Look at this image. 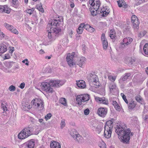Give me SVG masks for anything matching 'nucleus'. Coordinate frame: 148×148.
I'll list each match as a JSON object with an SVG mask.
<instances>
[{
    "mask_svg": "<svg viewBox=\"0 0 148 148\" xmlns=\"http://www.w3.org/2000/svg\"><path fill=\"white\" fill-rule=\"evenodd\" d=\"M92 83L95 85V87L96 88H97L100 86V84L99 83V82H98V81H96V82L95 81V82H92Z\"/></svg>",
    "mask_w": 148,
    "mask_h": 148,
    "instance_id": "45",
    "label": "nucleus"
},
{
    "mask_svg": "<svg viewBox=\"0 0 148 148\" xmlns=\"http://www.w3.org/2000/svg\"><path fill=\"white\" fill-rule=\"evenodd\" d=\"M15 89L16 88L15 87L12 85L10 86L9 88V90L11 91H14L15 90Z\"/></svg>",
    "mask_w": 148,
    "mask_h": 148,
    "instance_id": "46",
    "label": "nucleus"
},
{
    "mask_svg": "<svg viewBox=\"0 0 148 148\" xmlns=\"http://www.w3.org/2000/svg\"><path fill=\"white\" fill-rule=\"evenodd\" d=\"M99 147L100 148H106V145L104 143H103L102 144L99 145Z\"/></svg>",
    "mask_w": 148,
    "mask_h": 148,
    "instance_id": "57",
    "label": "nucleus"
},
{
    "mask_svg": "<svg viewBox=\"0 0 148 148\" xmlns=\"http://www.w3.org/2000/svg\"><path fill=\"white\" fill-rule=\"evenodd\" d=\"M114 119H112L111 120L108 121L106 123L105 126V130L104 136L105 138H110L111 136L112 133V129L113 127V121Z\"/></svg>",
    "mask_w": 148,
    "mask_h": 148,
    "instance_id": "3",
    "label": "nucleus"
},
{
    "mask_svg": "<svg viewBox=\"0 0 148 148\" xmlns=\"http://www.w3.org/2000/svg\"><path fill=\"white\" fill-rule=\"evenodd\" d=\"M81 24H83V28L88 30V28L90 27V25L88 24L85 25L84 23H82Z\"/></svg>",
    "mask_w": 148,
    "mask_h": 148,
    "instance_id": "47",
    "label": "nucleus"
},
{
    "mask_svg": "<svg viewBox=\"0 0 148 148\" xmlns=\"http://www.w3.org/2000/svg\"><path fill=\"white\" fill-rule=\"evenodd\" d=\"M43 120L42 119H39L38 120V121L40 123H42L41 124L42 125H45V123H44L42 122Z\"/></svg>",
    "mask_w": 148,
    "mask_h": 148,
    "instance_id": "63",
    "label": "nucleus"
},
{
    "mask_svg": "<svg viewBox=\"0 0 148 148\" xmlns=\"http://www.w3.org/2000/svg\"><path fill=\"white\" fill-rule=\"evenodd\" d=\"M116 85L113 83L110 84L109 85V88L111 92L113 91L114 89H115Z\"/></svg>",
    "mask_w": 148,
    "mask_h": 148,
    "instance_id": "36",
    "label": "nucleus"
},
{
    "mask_svg": "<svg viewBox=\"0 0 148 148\" xmlns=\"http://www.w3.org/2000/svg\"><path fill=\"white\" fill-rule=\"evenodd\" d=\"M103 12V14H102V16L103 17H105L108 14L109 12H107L106 11H102Z\"/></svg>",
    "mask_w": 148,
    "mask_h": 148,
    "instance_id": "56",
    "label": "nucleus"
},
{
    "mask_svg": "<svg viewBox=\"0 0 148 148\" xmlns=\"http://www.w3.org/2000/svg\"><path fill=\"white\" fill-rule=\"evenodd\" d=\"M137 17L135 15H132L131 17V22L134 21L135 20H138Z\"/></svg>",
    "mask_w": 148,
    "mask_h": 148,
    "instance_id": "50",
    "label": "nucleus"
},
{
    "mask_svg": "<svg viewBox=\"0 0 148 148\" xmlns=\"http://www.w3.org/2000/svg\"><path fill=\"white\" fill-rule=\"evenodd\" d=\"M90 110L89 109L87 108L84 111V114L86 115H88L89 113Z\"/></svg>",
    "mask_w": 148,
    "mask_h": 148,
    "instance_id": "55",
    "label": "nucleus"
},
{
    "mask_svg": "<svg viewBox=\"0 0 148 148\" xmlns=\"http://www.w3.org/2000/svg\"><path fill=\"white\" fill-rule=\"evenodd\" d=\"M127 64H131L135 61V58H128L127 59Z\"/></svg>",
    "mask_w": 148,
    "mask_h": 148,
    "instance_id": "27",
    "label": "nucleus"
},
{
    "mask_svg": "<svg viewBox=\"0 0 148 148\" xmlns=\"http://www.w3.org/2000/svg\"><path fill=\"white\" fill-rule=\"evenodd\" d=\"M32 102H33L34 105L37 106L38 107H40V103H42V100L40 99H36L32 101Z\"/></svg>",
    "mask_w": 148,
    "mask_h": 148,
    "instance_id": "23",
    "label": "nucleus"
},
{
    "mask_svg": "<svg viewBox=\"0 0 148 148\" xmlns=\"http://www.w3.org/2000/svg\"><path fill=\"white\" fill-rule=\"evenodd\" d=\"M108 77V79L112 81H114L115 80V78L112 76H109Z\"/></svg>",
    "mask_w": 148,
    "mask_h": 148,
    "instance_id": "59",
    "label": "nucleus"
},
{
    "mask_svg": "<svg viewBox=\"0 0 148 148\" xmlns=\"http://www.w3.org/2000/svg\"><path fill=\"white\" fill-rule=\"evenodd\" d=\"M30 136V134L28 133L25 130H24V129L19 133L18 135V138L20 139H23L27 138Z\"/></svg>",
    "mask_w": 148,
    "mask_h": 148,
    "instance_id": "9",
    "label": "nucleus"
},
{
    "mask_svg": "<svg viewBox=\"0 0 148 148\" xmlns=\"http://www.w3.org/2000/svg\"><path fill=\"white\" fill-rule=\"evenodd\" d=\"M35 130V126L33 125H29L27 128H24V130H25L28 133H29L30 135L33 133V132Z\"/></svg>",
    "mask_w": 148,
    "mask_h": 148,
    "instance_id": "11",
    "label": "nucleus"
},
{
    "mask_svg": "<svg viewBox=\"0 0 148 148\" xmlns=\"http://www.w3.org/2000/svg\"><path fill=\"white\" fill-rule=\"evenodd\" d=\"M125 44H124V43L123 42H122V43H121V45L119 46V48L120 49H123L125 48Z\"/></svg>",
    "mask_w": 148,
    "mask_h": 148,
    "instance_id": "49",
    "label": "nucleus"
},
{
    "mask_svg": "<svg viewBox=\"0 0 148 148\" xmlns=\"http://www.w3.org/2000/svg\"><path fill=\"white\" fill-rule=\"evenodd\" d=\"M51 86L57 87L62 86L64 83V82L61 80H51L49 81Z\"/></svg>",
    "mask_w": 148,
    "mask_h": 148,
    "instance_id": "6",
    "label": "nucleus"
},
{
    "mask_svg": "<svg viewBox=\"0 0 148 148\" xmlns=\"http://www.w3.org/2000/svg\"><path fill=\"white\" fill-rule=\"evenodd\" d=\"M128 105L129 109H133L136 105V102L132 100L129 101L128 103Z\"/></svg>",
    "mask_w": 148,
    "mask_h": 148,
    "instance_id": "21",
    "label": "nucleus"
},
{
    "mask_svg": "<svg viewBox=\"0 0 148 148\" xmlns=\"http://www.w3.org/2000/svg\"><path fill=\"white\" fill-rule=\"evenodd\" d=\"M63 18L61 16L58 17L56 19H53L51 21V24L49 23L47 25V29H48V31L51 29V26H53L54 27H53V30L54 33L56 34L61 32L63 23Z\"/></svg>",
    "mask_w": 148,
    "mask_h": 148,
    "instance_id": "2",
    "label": "nucleus"
},
{
    "mask_svg": "<svg viewBox=\"0 0 148 148\" xmlns=\"http://www.w3.org/2000/svg\"><path fill=\"white\" fill-rule=\"evenodd\" d=\"M103 47L104 49H106L108 46V42L107 40H105L102 42Z\"/></svg>",
    "mask_w": 148,
    "mask_h": 148,
    "instance_id": "39",
    "label": "nucleus"
},
{
    "mask_svg": "<svg viewBox=\"0 0 148 148\" xmlns=\"http://www.w3.org/2000/svg\"><path fill=\"white\" fill-rule=\"evenodd\" d=\"M143 50L145 53L148 55V43H146L144 45Z\"/></svg>",
    "mask_w": 148,
    "mask_h": 148,
    "instance_id": "29",
    "label": "nucleus"
},
{
    "mask_svg": "<svg viewBox=\"0 0 148 148\" xmlns=\"http://www.w3.org/2000/svg\"><path fill=\"white\" fill-rule=\"evenodd\" d=\"M71 136L79 142H81L82 140V138L77 132H75V135L72 134L71 133Z\"/></svg>",
    "mask_w": 148,
    "mask_h": 148,
    "instance_id": "15",
    "label": "nucleus"
},
{
    "mask_svg": "<svg viewBox=\"0 0 148 148\" xmlns=\"http://www.w3.org/2000/svg\"><path fill=\"white\" fill-rule=\"evenodd\" d=\"M6 103L4 102V103H2L1 104V108H2L3 111L5 112L7 110V107L6 106Z\"/></svg>",
    "mask_w": 148,
    "mask_h": 148,
    "instance_id": "37",
    "label": "nucleus"
},
{
    "mask_svg": "<svg viewBox=\"0 0 148 148\" xmlns=\"http://www.w3.org/2000/svg\"><path fill=\"white\" fill-rule=\"evenodd\" d=\"M10 11V9L8 7V6L5 5H0V13L3 12L9 14Z\"/></svg>",
    "mask_w": 148,
    "mask_h": 148,
    "instance_id": "10",
    "label": "nucleus"
},
{
    "mask_svg": "<svg viewBox=\"0 0 148 148\" xmlns=\"http://www.w3.org/2000/svg\"><path fill=\"white\" fill-rule=\"evenodd\" d=\"M107 105L108 104V100L106 99L105 98L103 97V99L102 100L101 103Z\"/></svg>",
    "mask_w": 148,
    "mask_h": 148,
    "instance_id": "41",
    "label": "nucleus"
},
{
    "mask_svg": "<svg viewBox=\"0 0 148 148\" xmlns=\"http://www.w3.org/2000/svg\"><path fill=\"white\" fill-rule=\"evenodd\" d=\"M48 38H49L50 40H53L52 34L51 32H49L48 33Z\"/></svg>",
    "mask_w": 148,
    "mask_h": 148,
    "instance_id": "58",
    "label": "nucleus"
},
{
    "mask_svg": "<svg viewBox=\"0 0 148 148\" xmlns=\"http://www.w3.org/2000/svg\"><path fill=\"white\" fill-rule=\"evenodd\" d=\"M81 96L83 102L88 101L90 99V96L88 94H82L81 95Z\"/></svg>",
    "mask_w": 148,
    "mask_h": 148,
    "instance_id": "22",
    "label": "nucleus"
},
{
    "mask_svg": "<svg viewBox=\"0 0 148 148\" xmlns=\"http://www.w3.org/2000/svg\"><path fill=\"white\" fill-rule=\"evenodd\" d=\"M23 105L22 108L23 110L25 111H28L31 108V106L30 105Z\"/></svg>",
    "mask_w": 148,
    "mask_h": 148,
    "instance_id": "35",
    "label": "nucleus"
},
{
    "mask_svg": "<svg viewBox=\"0 0 148 148\" xmlns=\"http://www.w3.org/2000/svg\"><path fill=\"white\" fill-rule=\"evenodd\" d=\"M110 38L113 39L115 37V35L113 33L112 34V32H111V33L110 34Z\"/></svg>",
    "mask_w": 148,
    "mask_h": 148,
    "instance_id": "61",
    "label": "nucleus"
},
{
    "mask_svg": "<svg viewBox=\"0 0 148 148\" xmlns=\"http://www.w3.org/2000/svg\"><path fill=\"white\" fill-rule=\"evenodd\" d=\"M101 39L102 42L105 41V40H107V39L105 38V34L104 33H103L102 34Z\"/></svg>",
    "mask_w": 148,
    "mask_h": 148,
    "instance_id": "48",
    "label": "nucleus"
},
{
    "mask_svg": "<svg viewBox=\"0 0 148 148\" xmlns=\"http://www.w3.org/2000/svg\"><path fill=\"white\" fill-rule=\"evenodd\" d=\"M26 12L30 15L32 13V10H30V9H27V10H26Z\"/></svg>",
    "mask_w": 148,
    "mask_h": 148,
    "instance_id": "64",
    "label": "nucleus"
},
{
    "mask_svg": "<svg viewBox=\"0 0 148 148\" xmlns=\"http://www.w3.org/2000/svg\"><path fill=\"white\" fill-rule=\"evenodd\" d=\"M93 9L95 10H92V8L90 9V11H91V14L92 16H95L97 15V10L98 9H96V7H94L93 8Z\"/></svg>",
    "mask_w": 148,
    "mask_h": 148,
    "instance_id": "31",
    "label": "nucleus"
},
{
    "mask_svg": "<svg viewBox=\"0 0 148 148\" xmlns=\"http://www.w3.org/2000/svg\"><path fill=\"white\" fill-rule=\"evenodd\" d=\"M88 30L90 32H92L95 31V29L94 28H93L92 27H91L90 25V27L88 28Z\"/></svg>",
    "mask_w": 148,
    "mask_h": 148,
    "instance_id": "53",
    "label": "nucleus"
},
{
    "mask_svg": "<svg viewBox=\"0 0 148 148\" xmlns=\"http://www.w3.org/2000/svg\"><path fill=\"white\" fill-rule=\"evenodd\" d=\"M127 128V126L124 123L121 124L117 125L115 129V132L118 134L120 141L124 143L128 144L130 139V136H132L133 133L131 132L130 129Z\"/></svg>",
    "mask_w": 148,
    "mask_h": 148,
    "instance_id": "1",
    "label": "nucleus"
},
{
    "mask_svg": "<svg viewBox=\"0 0 148 148\" xmlns=\"http://www.w3.org/2000/svg\"><path fill=\"white\" fill-rule=\"evenodd\" d=\"M96 101L98 103H101L102 100L103 99V97H96L95 98Z\"/></svg>",
    "mask_w": 148,
    "mask_h": 148,
    "instance_id": "40",
    "label": "nucleus"
},
{
    "mask_svg": "<svg viewBox=\"0 0 148 148\" xmlns=\"http://www.w3.org/2000/svg\"><path fill=\"white\" fill-rule=\"evenodd\" d=\"M51 148H60V144L55 141H52L50 144Z\"/></svg>",
    "mask_w": 148,
    "mask_h": 148,
    "instance_id": "16",
    "label": "nucleus"
},
{
    "mask_svg": "<svg viewBox=\"0 0 148 148\" xmlns=\"http://www.w3.org/2000/svg\"><path fill=\"white\" fill-rule=\"evenodd\" d=\"M87 78L89 81L91 82H94L95 81H98V76L94 73L90 74Z\"/></svg>",
    "mask_w": 148,
    "mask_h": 148,
    "instance_id": "8",
    "label": "nucleus"
},
{
    "mask_svg": "<svg viewBox=\"0 0 148 148\" xmlns=\"http://www.w3.org/2000/svg\"><path fill=\"white\" fill-rule=\"evenodd\" d=\"M136 100L138 102L140 103L141 104H142L143 103V99L142 97L138 95L137 96H136Z\"/></svg>",
    "mask_w": 148,
    "mask_h": 148,
    "instance_id": "38",
    "label": "nucleus"
},
{
    "mask_svg": "<svg viewBox=\"0 0 148 148\" xmlns=\"http://www.w3.org/2000/svg\"><path fill=\"white\" fill-rule=\"evenodd\" d=\"M82 97L80 95H78L77 96L76 100L78 104L81 105L82 104V102H83V101L82 100Z\"/></svg>",
    "mask_w": 148,
    "mask_h": 148,
    "instance_id": "24",
    "label": "nucleus"
},
{
    "mask_svg": "<svg viewBox=\"0 0 148 148\" xmlns=\"http://www.w3.org/2000/svg\"><path fill=\"white\" fill-rule=\"evenodd\" d=\"M118 6L119 7H123L124 8H126L127 5L124 0L117 1Z\"/></svg>",
    "mask_w": 148,
    "mask_h": 148,
    "instance_id": "18",
    "label": "nucleus"
},
{
    "mask_svg": "<svg viewBox=\"0 0 148 148\" xmlns=\"http://www.w3.org/2000/svg\"><path fill=\"white\" fill-rule=\"evenodd\" d=\"M94 3V6L96 7V9H98L100 6V1L99 0H93Z\"/></svg>",
    "mask_w": 148,
    "mask_h": 148,
    "instance_id": "25",
    "label": "nucleus"
},
{
    "mask_svg": "<svg viewBox=\"0 0 148 148\" xmlns=\"http://www.w3.org/2000/svg\"><path fill=\"white\" fill-rule=\"evenodd\" d=\"M51 116V113H49L45 116V118L46 119V120H48L50 119Z\"/></svg>",
    "mask_w": 148,
    "mask_h": 148,
    "instance_id": "44",
    "label": "nucleus"
},
{
    "mask_svg": "<svg viewBox=\"0 0 148 148\" xmlns=\"http://www.w3.org/2000/svg\"><path fill=\"white\" fill-rule=\"evenodd\" d=\"M77 56L74 52H73L71 54L69 53H68L66 58V61L69 65L71 66L75 64V63L73 60V58Z\"/></svg>",
    "mask_w": 148,
    "mask_h": 148,
    "instance_id": "5",
    "label": "nucleus"
},
{
    "mask_svg": "<svg viewBox=\"0 0 148 148\" xmlns=\"http://www.w3.org/2000/svg\"><path fill=\"white\" fill-rule=\"evenodd\" d=\"M132 22L133 23L134 28L138 29L139 27L138 25L139 24V23L138 21V19L136 20H135V21Z\"/></svg>",
    "mask_w": 148,
    "mask_h": 148,
    "instance_id": "28",
    "label": "nucleus"
},
{
    "mask_svg": "<svg viewBox=\"0 0 148 148\" xmlns=\"http://www.w3.org/2000/svg\"><path fill=\"white\" fill-rule=\"evenodd\" d=\"M107 111V109L106 108H100L98 109L97 113L99 116L103 117L106 114Z\"/></svg>",
    "mask_w": 148,
    "mask_h": 148,
    "instance_id": "7",
    "label": "nucleus"
},
{
    "mask_svg": "<svg viewBox=\"0 0 148 148\" xmlns=\"http://www.w3.org/2000/svg\"><path fill=\"white\" fill-rule=\"evenodd\" d=\"M61 128H62L65 125V123L64 120H62L61 121Z\"/></svg>",
    "mask_w": 148,
    "mask_h": 148,
    "instance_id": "52",
    "label": "nucleus"
},
{
    "mask_svg": "<svg viewBox=\"0 0 148 148\" xmlns=\"http://www.w3.org/2000/svg\"><path fill=\"white\" fill-rule=\"evenodd\" d=\"M11 32L12 33L16 34H18V31L14 28H13V29L11 30Z\"/></svg>",
    "mask_w": 148,
    "mask_h": 148,
    "instance_id": "51",
    "label": "nucleus"
},
{
    "mask_svg": "<svg viewBox=\"0 0 148 148\" xmlns=\"http://www.w3.org/2000/svg\"><path fill=\"white\" fill-rule=\"evenodd\" d=\"M36 8L39 11L42 12H44V10L42 8V5L41 3H40L39 5H36Z\"/></svg>",
    "mask_w": 148,
    "mask_h": 148,
    "instance_id": "30",
    "label": "nucleus"
},
{
    "mask_svg": "<svg viewBox=\"0 0 148 148\" xmlns=\"http://www.w3.org/2000/svg\"><path fill=\"white\" fill-rule=\"evenodd\" d=\"M121 95L122 96V98H123V100L126 103L128 104V101L126 98V96L123 93H121Z\"/></svg>",
    "mask_w": 148,
    "mask_h": 148,
    "instance_id": "42",
    "label": "nucleus"
},
{
    "mask_svg": "<svg viewBox=\"0 0 148 148\" xmlns=\"http://www.w3.org/2000/svg\"><path fill=\"white\" fill-rule=\"evenodd\" d=\"M4 25L10 31L13 29L14 27L12 25H10L7 23H5Z\"/></svg>",
    "mask_w": 148,
    "mask_h": 148,
    "instance_id": "32",
    "label": "nucleus"
},
{
    "mask_svg": "<svg viewBox=\"0 0 148 148\" xmlns=\"http://www.w3.org/2000/svg\"><path fill=\"white\" fill-rule=\"evenodd\" d=\"M146 33V32L145 31L141 32L138 35V36L141 37L145 36Z\"/></svg>",
    "mask_w": 148,
    "mask_h": 148,
    "instance_id": "43",
    "label": "nucleus"
},
{
    "mask_svg": "<svg viewBox=\"0 0 148 148\" xmlns=\"http://www.w3.org/2000/svg\"><path fill=\"white\" fill-rule=\"evenodd\" d=\"M22 62L23 63H25V64L27 66L29 65V62L28 59H26L24 60H23Z\"/></svg>",
    "mask_w": 148,
    "mask_h": 148,
    "instance_id": "54",
    "label": "nucleus"
},
{
    "mask_svg": "<svg viewBox=\"0 0 148 148\" xmlns=\"http://www.w3.org/2000/svg\"><path fill=\"white\" fill-rule=\"evenodd\" d=\"M59 102L60 103L64 106H66L67 105L66 99L64 98H62L60 99L59 100Z\"/></svg>",
    "mask_w": 148,
    "mask_h": 148,
    "instance_id": "33",
    "label": "nucleus"
},
{
    "mask_svg": "<svg viewBox=\"0 0 148 148\" xmlns=\"http://www.w3.org/2000/svg\"><path fill=\"white\" fill-rule=\"evenodd\" d=\"M133 41V39L130 37L125 38L123 40V42L126 45L130 44Z\"/></svg>",
    "mask_w": 148,
    "mask_h": 148,
    "instance_id": "20",
    "label": "nucleus"
},
{
    "mask_svg": "<svg viewBox=\"0 0 148 148\" xmlns=\"http://www.w3.org/2000/svg\"><path fill=\"white\" fill-rule=\"evenodd\" d=\"M86 61V59L85 57H81L78 59L77 64L81 67L85 63Z\"/></svg>",
    "mask_w": 148,
    "mask_h": 148,
    "instance_id": "13",
    "label": "nucleus"
},
{
    "mask_svg": "<svg viewBox=\"0 0 148 148\" xmlns=\"http://www.w3.org/2000/svg\"><path fill=\"white\" fill-rule=\"evenodd\" d=\"M112 103L116 110L120 109V107L118 105L116 101H113Z\"/></svg>",
    "mask_w": 148,
    "mask_h": 148,
    "instance_id": "34",
    "label": "nucleus"
},
{
    "mask_svg": "<svg viewBox=\"0 0 148 148\" xmlns=\"http://www.w3.org/2000/svg\"><path fill=\"white\" fill-rule=\"evenodd\" d=\"M25 86V83L24 82L21 83L19 87L21 89H23L24 88Z\"/></svg>",
    "mask_w": 148,
    "mask_h": 148,
    "instance_id": "60",
    "label": "nucleus"
},
{
    "mask_svg": "<svg viewBox=\"0 0 148 148\" xmlns=\"http://www.w3.org/2000/svg\"><path fill=\"white\" fill-rule=\"evenodd\" d=\"M7 50V47L3 44L0 45V53H3Z\"/></svg>",
    "mask_w": 148,
    "mask_h": 148,
    "instance_id": "19",
    "label": "nucleus"
},
{
    "mask_svg": "<svg viewBox=\"0 0 148 148\" xmlns=\"http://www.w3.org/2000/svg\"><path fill=\"white\" fill-rule=\"evenodd\" d=\"M76 84L77 86L80 88H84L86 86L85 82L83 80L77 81Z\"/></svg>",
    "mask_w": 148,
    "mask_h": 148,
    "instance_id": "14",
    "label": "nucleus"
},
{
    "mask_svg": "<svg viewBox=\"0 0 148 148\" xmlns=\"http://www.w3.org/2000/svg\"><path fill=\"white\" fill-rule=\"evenodd\" d=\"M40 86L42 90L48 93L53 92V88L50 87L51 86L49 81L48 82H44L42 83Z\"/></svg>",
    "mask_w": 148,
    "mask_h": 148,
    "instance_id": "4",
    "label": "nucleus"
},
{
    "mask_svg": "<svg viewBox=\"0 0 148 148\" xmlns=\"http://www.w3.org/2000/svg\"><path fill=\"white\" fill-rule=\"evenodd\" d=\"M131 75L130 73H125L120 79L119 82L121 84L123 83V82L127 80L128 77L130 76Z\"/></svg>",
    "mask_w": 148,
    "mask_h": 148,
    "instance_id": "17",
    "label": "nucleus"
},
{
    "mask_svg": "<svg viewBox=\"0 0 148 148\" xmlns=\"http://www.w3.org/2000/svg\"><path fill=\"white\" fill-rule=\"evenodd\" d=\"M25 148H34L35 143L34 141L30 140L23 144Z\"/></svg>",
    "mask_w": 148,
    "mask_h": 148,
    "instance_id": "12",
    "label": "nucleus"
},
{
    "mask_svg": "<svg viewBox=\"0 0 148 148\" xmlns=\"http://www.w3.org/2000/svg\"><path fill=\"white\" fill-rule=\"evenodd\" d=\"M93 0H90L89 1V3L91 5H92V7H95L94 5V3H93Z\"/></svg>",
    "mask_w": 148,
    "mask_h": 148,
    "instance_id": "62",
    "label": "nucleus"
},
{
    "mask_svg": "<svg viewBox=\"0 0 148 148\" xmlns=\"http://www.w3.org/2000/svg\"><path fill=\"white\" fill-rule=\"evenodd\" d=\"M83 24L81 23L78 29L77 30V32L78 34H80L82 33L83 30Z\"/></svg>",
    "mask_w": 148,
    "mask_h": 148,
    "instance_id": "26",
    "label": "nucleus"
}]
</instances>
